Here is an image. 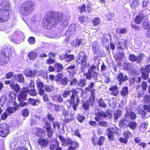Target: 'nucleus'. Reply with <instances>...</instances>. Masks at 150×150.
I'll return each mask as SVG.
<instances>
[{"instance_id":"37","label":"nucleus","mask_w":150,"mask_h":150,"mask_svg":"<svg viewBox=\"0 0 150 150\" xmlns=\"http://www.w3.org/2000/svg\"><path fill=\"white\" fill-rule=\"evenodd\" d=\"M148 124L145 122H143L139 126V129L142 132H144L148 127Z\"/></svg>"},{"instance_id":"36","label":"nucleus","mask_w":150,"mask_h":150,"mask_svg":"<svg viewBox=\"0 0 150 150\" xmlns=\"http://www.w3.org/2000/svg\"><path fill=\"white\" fill-rule=\"evenodd\" d=\"M144 18V16L143 15H138L136 17L135 22L137 24H140Z\"/></svg>"},{"instance_id":"16","label":"nucleus","mask_w":150,"mask_h":150,"mask_svg":"<svg viewBox=\"0 0 150 150\" xmlns=\"http://www.w3.org/2000/svg\"><path fill=\"white\" fill-rule=\"evenodd\" d=\"M1 5L2 7L1 9L4 10L8 13H9L10 11L9 10L10 2L8 1L3 0L1 3Z\"/></svg>"},{"instance_id":"21","label":"nucleus","mask_w":150,"mask_h":150,"mask_svg":"<svg viewBox=\"0 0 150 150\" xmlns=\"http://www.w3.org/2000/svg\"><path fill=\"white\" fill-rule=\"evenodd\" d=\"M133 65L131 64H127V63H124V69L125 70H130L132 73V74L133 75L136 73V70L133 69L132 68L133 67Z\"/></svg>"},{"instance_id":"1","label":"nucleus","mask_w":150,"mask_h":150,"mask_svg":"<svg viewBox=\"0 0 150 150\" xmlns=\"http://www.w3.org/2000/svg\"><path fill=\"white\" fill-rule=\"evenodd\" d=\"M65 16V15L61 12L49 11L45 16V19L43 21V26L45 28L48 29H51L54 24H57L64 27L67 25L68 23Z\"/></svg>"},{"instance_id":"2","label":"nucleus","mask_w":150,"mask_h":150,"mask_svg":"<svg viewBox=\"0 0 150 150\" xmlns=\"http://www.w3.org/2000/svg\"><path fill=\"white\" fill-rule=\"evenodd\" d=\"M136 117L135 113L132 112L127 111L125 115L122 120L119 123V125L121 128L129 127L132 130H134L137 127V123L134 121L131 120L134 119Z\"/></svg>"},{"instance_id":"58","label":"nucleus","mask_w":150,"mask_h":150,"mask_svg":"<svg viewBox=\"0 0 150 150\" xmlns=\"http://www.w3.org/2000/svg\"><path fill=\"white\" fill-rule=\"evenodd\" d=\"M40 75L42 76L44 79H47L48 78L47 74L46 72L43 71H41L40 72Z\"/></svg>"},{"instance_id":"28","label":"nucleus","mask_w":150,"mask_h":150,"mask_svg":"<svg viewBox=\"0 0 150 150\" xmlns=\"http://www.w3.org/2000/svg\"><path fill=\"white\" fill-rule=\"evenodd\" d=\"M75 66L71 65L67 68L66 70L70 75H73L75 73L74 69Z\"/></svg>"},{"instance_id":"7","label":"nucleus","mask_w":150,"mask_h":150,"mask_svg":"<svg viewBox=\"0 0 150 150\" xmlns=\"http://www.w3.org/2000/svg\"><path fill=\"white\" fill-rule=\"evenodd\" d=\"M87 57L83 52L80 53V55L78 59L76 61L77 64H80V67L82 71H84L86 67Z\"/></svg>"},{"instance_id":"57","label":"nucleus","mask_w":150,"mask_h":150,"mask_svg":"<svg viewBox=\"0 0 150 150\" xmlns=\"http://www.w3.org/2000/svg\"><path fill=\"white\" fill-rule=\"evenodd\" d=\"M99 105L100 106L105 108L106 106V105L105 102L102 100H100L98 101Z\"/></svg>"},{"instance_id":"51","label":"nucleus","mask_w":150,"mask_h":150,"mask_svg":"<svg viewBox=\"0 0 150 150\" xmlns=\"http://www.w3.org/2000/svg\"><path fill=\"white\" fill-rule=\"evenodd\" d=\"M71 93V92L70 91H65L62 93V96L64 98H66L70 95Z\"/></svg>"},{"instance_id":"8","label":"nucleus","mask_w":150,"mask_h":150,"mask_svg":"<svg viewBox=\"0 0 150 150\" xmlns=\"http://www.w3.org/2000/svg\"><path fill=\"white\" fill-rule=\"evenodd\" d=\"M112 117L111 114L107 113L104 112L100 111L96 114L95 119L96 121L99 122L100 120H102L104 118L111 119Z\"/></svg>"},{"instance_id":"46","label":"nucleus","mask_w":150,"mask_h":150,"mask_svg":"<svg viewBox=\"0 0 150 150\" xmlns=\"http://www.w3.org/2000/svg\"><path fill=\"white\" fill-rule=\"evenodd\" d=\"M28 92L29 94L32 96H36L37 94L35 89H29Z\"/></svg>"},{"instance_id":"64","label":"nucleus","mask_w":150,"mask_h":150,"mask_svg":"<svg viewBox=\"0 0 150 150\" xmlns=\"http://www.w3.org/2000/svg\"><path fill=\"white\" fill-rule=\"evenodd\" d=\"M72 140L70 139H65V141L63 143V144L65 145H69L71 144Z\"/></svg>"},{"instance_id":"39","label":"nucleus","mask_w":150,"mask_h":150,"mask_svg":"<svg viewBox=\"0 0 150 150\" xmlns=\"http://www.w3.org/2000/svg\"><path fill=\"white\" fill-rule=\"evenodd\" d=\"M44 89L47 92L53 91L54 89V88L52 86L46 85H45V87L44 88Z\"/></svg>"},{"instance_id":"32","label":"nucleus","mask_w":150,"mask_h":150,"mask_svg":"<svg viewBox=\"0 0 150 150\" xmlns=\"http://www.w3.org/2000/svg\"><path fill=\"white\" fill-rule=\"evenodd\" d=\"M139 4L138 0H133L131 2L130 5L132 8H136Z\"/></svg>"},{"instance_id":"20","label":"nucleus","mask_w":150,"mask_h":150,"mask_svg":"<svg viewBox=\"0 0 150 150\" xmlns=\"http://www.w3.org/2000/svg\"><path fill=\"white\" fill-rule=\"evenodd\" d=\"M109 90L111 92L110 93L115 96H117L119 92L118 88L116 85L110 87Z\"/></svg>"},{"instance_id":"30","label":"nucleus","mask_w":150,"mask_h":150,"mask_svg":"<svg viewBox=\"0 0 150 150\" xmlns=\"http://www.w3.org/2000/svg\"><path fill=\"white\" fill-rule=\"evenodd\" d=\"M37 55V53L36 52L34 51H31L28 54V56L30 59L33 60L36 58Z\"/></svg>"},{"instance_id":"25","label":"nucleus","mask_w":150,"mask_h":150,"mask_svg":"<svg viewBox=\"0 0 150 150\" xmlns=\"http://www.w3.org/2000/svg\"><path fill=\"white\" fill-rule=\"evenodd\" d=\"M10 85L11 88L15 91L17 92H18L19 91L20 88L18 84H15L14 83H12L10 84Z\"/></svg>"},{"instance_id":"52","label":"nucleus","mask_w":150,"mask_h":150,"mask_svg":"<svg viewBox=\"0 0 150 150\" xmlns=\"http://www.w3.org/2000/svg\"><path fill=\"white\" fill-rule=\"evenodd\" d=\"M94 83L93 82H91L90 84L88 85V87L86 88V90L88 91H90L91 90L93 89V88L94 87Z\"/></svg>"},{"instance_id":"35","label":"nucleus","mask_w":150,"mask_h":150,"mask_svg":"<svg viewBox=\"0 0 150 150\" xmlns=\"http://www.w3.org/2000/svg\"><path fill=\"white\" fill-rule=\"evenodd\" d=\"M35 134L38 137H43L44 135V132L42 129H37Z\"/></svg>"},{"instance_id":"45","label":"nucleus","mask_w":150,"mask_h":150,"mask_svg":"<svg viewBox=\"0 0 150 150\" xmlns=\"http://www.w3.org/2000/svg\"><path fill=\"white\" fill-rule=\"evenodd\" d=\"M79 99L78 97H77L76 99V102H75L72 105L73 109L74 110H76V108L79 104Z\"/></svg>"},{"instance_id":"11","label":"nucleus","mask_w":150,"mask_h":150,"mask_svg":"<svg viewBox=\"0 0 150 150\" xmlns=\"http://www.w3.org/2000/svg\"><path fill=\"white\" fill-rule=\"evenodd\" d=\"M142 74V76L144 79H146L149 76L148 73L150 72V64L146 66L145 68H141Z\"/></svg>"},{"instance_id":"10","label":"nucleus","mask_w":150,"mask_h":150,"mask_svg":"<svg viewBox=\"0 0 150 150\" xmlns=\"http://www.w3.org/2000/svg\"><path fill=\"white\" fill-rule=\"evenodd\" d=\"M43 121L45 123V127L46 129L47 136L51 138L53 133V130L51 127V124L48 122L47 119L46 118H44Z\"/></svg>"},{"instance_id":"19","label":"nucleus","mask_w":150,"mask_h":150,"mask_svg":"<svg viewBox=\"0 0 150 150\" xmlns=\"http://www.w3.org/2000/svg\"><path fill=\"white\" fill-rule=\"evenodd\" d=\"M117 79L121 84L122 83L127 81L128 79V77L125 74L120 73L118 75Z\"/></svg>"},{"instance_id":"3","label":"nucleus","mask_w":150,"mask_h":150,"mask_svg":"<svg viewBox=\"0 0 150 150\" xmlns=\"http://www.w3.org/2000/svg\"><path fill=\"white\" fill-rule=\"evenodd\" d=\"M13 49L11 47L5 46L0 50V64L4 65L10 60V56Z\"/></svg>"},{"instance_id":"17","label":"nucleus","mask_w":150,"mask_h":150,"mask_svg":"<svg viewBox=\"0 0 150 150\" xmlns=\"http://www.w3.org/2000/svg\"><path fill=\"white\" fill-rule=\"evenodd\" d=\"M119 130V129L116 128L107 129V132L108 138L111 140H112L114 137V133L116 134L117 132V130Z\"/></svg>"},{"instance_id":"31","label":"nucleus","mask_w":150,"mask_h":150,"mask_svg":"<svg viewBox=\"0 0 150 150\" xmlns=\"http://www.w3.org/2000/svg\"><path fill=\"white\" fill-rule=\"evenodd\" d=\"M38 142L40 144L43 146H46L48 142L47 139L42 138L39 139L38 140Z\"/></svg>"},{"instance_id":"54","label":"nucleus","mask_w":150,"mask_h":150,"mask_svg":"<svg viewBox=\"0 0 150 150\" xmlns=\"http://www.w3.org/2000/svg\"><path fill=\"white\" fill-rule=\"evenodd\" d=\"M77 119L78 121L81 123L85 120V117L83 115L79 114L77 117Z\"/></svg>"},{"instance_id":"63","label":"nucleus","mask_w":150,"mask_h":150,"mask_svg":"<svg viewBox=\"0 0 150 150\" xmlns=\"http://www.w3.org/2000/svg\"><path fill=\"white\" fill-rule=\"evenodd\" d=\"M119 140L121 142H122L124 144H127L128 139L125 137H120L119 138Z\"/></svg>"},{"instance_id":"38","label":"nucleus","mask_w":150,"mask_h":150,"mask_svg":"<svg viewBox=\"0 0 150 150\" xmlns=\"http://www.w3.org/2000/svg\"><path fill=\"white\" fill-rule=\"evenodd\" d=\"M8 97L9 99L12 101L15 99L16 95L13 91H11L8 94Z\"/></svg>"},{"instance_id":"14","label":"nucleus","mask_w":150,"mask_h":150,"mask_svg":"<svg viewBox=\"0 0 150 150\" xmlns=\"http://www.w3.org/2000/svg\"><path fill=\"white\" fill-rule=\"evenodd\" d=\"M29 89L28 87H24L22 89V91L20 93L18 97V100L20 102L25 99L26 95V93L29 92Z\"/></svg>"},{"instance_id":"27","label":"nucleus","mask_w":150,"mask_h":150,"mask_svg":"<svg viewBox=\"0 0 150 150\" xmlns=\"http://www.w3.org/2000/svg\"><path fill=\"white\" fill-rule=\"evenodd\" d=\"M53 100L57 102L58 103L62 102L63 99L60 95L56 94L52 98Z\"/></svg>"},{"instance_id":"33","label":"nucleus","mask_w":150,"mask_h":150,"mask_svg":"<svg viewBox=\"0 0 150 150\" xmlns=\"http://www.w3.org/2000/svg\"><path fill=\"white\" fill-rule=\"evenodd\" d=\"M16 79L19 82L22 83L24 81V78L22 74H18L15 76Z\"/></svg>"},{"instance_id":"40","label":"nucleus","mask_w":150,"mask_h":150,"mask_svg":"<svg viewBox=\"0 0 150 150\" xmlns=\"http://www.w3.org/2000/svg\"><path fill=\"white\" fill-rule=\"evenodd\" d=\"M122 115V112L120 110H117L114 113V117L115 119L119 118Z\"/></svg>"},{"instance_id":"5","label":"nucleus","mask_w":150,"mask_h":150,"mask_svg":"<svg viewBox=\"0 0 150 150\" xmlns=\"http://www.w3.org/2000/svg\"><path fill=\"white\" fill-rule=\"evenodd\" d=\"M10 40L14 43L19 44L24 40V36L23 32L17 30L14 32L10 37Z\"/></svg>"},{"instance_id":"13","label":"nucleus","mask_w":150,"mask_h":150,"mask_svg":"<svg viewBox=\"0 0 150 150\" xmlns=\"http://www.w3.org/2000/svg\"><path fill=\"white\" fill-rule=\"evenodd\" d=\"M9 13L0 9V23L7 21L9 18Z\"/></svg>"},{"instance_id":"56","label":"nucleus","mask_w":150,"mask_h":150,"mask_svg":"<svg viewBox=\"0 0 150 150\" xmlns=\"http://www.w3.org/2000/svg\"><path fill=\"white\" fill-rule=\"evenodd\" d=\"M90 91L91 96L92 97L93 100H94L95 98V96L96 95L95 92L96 91V90L94 88H93Z\"/></svg>"},{"instance_id":"6","label":"nucleus","mask_w":150,"mask_h":150,"mask_svg":"<svg viewBox=\"0 0 150 150\" xmlns=\"http://www.w3.org/2000/svg\"><path fill=\"white\" fill-rule=\"evenodd\" d=\"M86 78L90 79L92 78L94 80H96L98 75L97 72L96 67L94 65L92 66L88 70V73L86 74Z\"/></svg>"},{"instance_id":"24","label":"nucleus","mask_w":150,"mask_h":150,"mask_svg":"<svg viewBox=\"0 0 150 150\" xmlns=\"http://www.w3.org/2000/svg\"><path fill=\"white\" fill-rule=\"evenodd\" d=\"M28 101L29 104L34 106L38 105L40 102V100L39 99L35 100L32 98H30L28 99Z\"/></svg>"},{"instance_id":"62","label":"nucleus","mask_w":150,"mask_h":150,"mask_svg":"<svg viewBox=\"0 0 150 150\" xmlns=\"http://www.w3.org/2000/svg\"><path fill=\"white\" fill-rule=\"evenodd\" d=\"M82 106L84 109L87 110L89 108V105L86 102H83L82 104Z\"/></svg>"},{"instance_id":"44","label":"nucleus","mask_w":150,"mask_h":150,"mask_svg":"<svg viewBox=\"0 0 150 150\" xmlns=\"http://www.w3.org/2000/svg\"><path fill=\"white\" fill-rule=\"evenodd\" d=\"M92 22L94 26H97L99 24L100 21L98 18L96 17L93 19Z\"/></svg>"},{"instance_id":"53","label":"nucleus","mask_w":150,"mask_h":150,"mask_svg":"<svg viewBox=\"0 0 150 150\" xmlns=\"http://www.w3.org/2000/svg\"><path fill=\"white\" fill-rule=\"evenodd\" d=\"M105 140V138L103 137H101L98 139V144L99 145H102L103 144Z\"/></svg>"},{"instance_id":"48","label":"nucleus","mask_w":150,"mask_h":150,"mask_svg":"<svg viewBox=\"0 0 150 150\" xmlns=\"http://www.w3.org/2000/svg\"><path fill=\"white\" fill-rule=\"evenodd\" d=\"M86 84V81L85 79H81L78 85L81 87H83Z\"/></svg>"},{"instance_id":"29","label":"nucleus","mask_w":150,"mask_h":150,"mask_svg":"<svg viewBox=\"0 0 150 150\" xmlns=\"http://www.w3.org/2000/svg\"><path fill=\"white\" fill-rule=\"evenodd\" d=\"M55 69L57 72H61L63 69V67L61 64L58 63H56L54 65Z\"/></svg>"},{"instance_id":"15","label":"nucleus","mask_w":150,"mask_h":150,"mask_svg":"<svg viewBox=\"0 0 150 150\" xmlns=\"http://www.w3.org/2000/svg\"><path fill=\"white\" fill-rule=\"evenodd\" d=\"M36 84L38 89L39 94L40 95H43L44 93V87L43 83L40 79H38L36 81Z\"/></svg>"},{"instance_id":"22","label":"nucleus","mask_w":150,"mask_h":150,"mask_svg":"<svg viewBox=\"0 0 150 150\" xmlns=\"http://www.w3.org/2000/svg\"><path fill=\"white\" fill-rule=\"evenodd\" d=\"M81 39L77 38L74 40L71 43V45L73 47H79L82 42Z\"/></svg>"},{"instance_id":"41","label":"nucleus","mask_w":150,"mask_h":150,"mask_svg":"<svg viewBox=\"0 0 150 150\" xmlns=\"http://www.w3.org/2000/svg\"><path fill=\"white\" fill-rule=\"evenodd\" d=\"M60 81L61 84L66 86L68 83V79L67 77H64Z\"/></svg>"},{"instance_id":"47","label":"nucleus","mask_w":150,"mask_h":150,"mask_svg":"<svg viewBox=\"0 0 150 150\" xmlns=\"http://www.w3.org/2000/svg\"><path fill=\"white\" fill-rule=\"evenodd\" d=\"M6 112L7 113L8 115H9L10 114L13 113L15 111L13 107H9L7 108Z\"/></svg>"},{"instance_id":"60","label":"nucleus","mask_w":150,"mask_h":150,"mask_svg":"<svg viewBox=\"0 0 150 150\" xmlns=\"http://www.w3.org/2000/svg\"><path fill=\"white\" fill-rule=\"evenodd\" d=\"M13 73L12 72L8 73L6 75V78L7 79H10L13 76Z\"/></svg>"},{"instance_id":"18","label":"nucleus","mask_w":150,"mask_h":150,"mask_svg":"<svg viewBox=\"0 0 150 150\" xmlns=\"http://www.w3.org/2000/svg\"><path fill=\"white\" fill-rule=\"evenodd\" d=\"M37 73L38 71L36 70L32 71L31 69H28L25 70L24 74L27 77L29 76L31 78H33L34 77Z\"/></svg>"},{"instance_id":"43","label":"nucleus","mask_w":150,"mask_h":150,"mask_svg":"<svg viewBox=\"0 0 150 150\" xmlns=\"http://www.w3.org/2000/svg\"><path fill=\"white\" fill-rule=\"evenodd\" d=\"M123 136L127 139L132 136V133L129 131H125L123 133Z\"/></svg>"},{"instance_id":"59","label":"nucleus","mask_w":150,"mask_h":150,"mask_svg":"<svg viewBox=\"0 0 150 150\" xmlns=\"http://www.w3.org/2000/svg\"><path fill=\"white\" fill-rule=\"evenodd\" d=\"M47 119H48L50 121L52 122L54 121L55 120V118L52 116V115L50 114H48L47 115V118H46Z\"/></svg>"},{"instance_id":"26","label":"nucleus","mask_w":150,"mask_h":150,"mask_svg":"<svg viewBox=\"0 0 150 150\" xmlns=\"http://www.w3.org/2000/svg\"><path fill=\"white\" fill-rule=\"evenodd\" d=\"M92 49L93 52L97 54L99 49V47L98 43L96 41H94L92 44Z\"/></svg>"},{"instance_id":"34","label":"nucleus","mask_w":150,"mask_h":150,"mask_svg":"<svg viewBox=\"0 0 150 150\" xmlns=\"http://www.w3.org/2000/svg\"><path fill=\"white\" fill-rule=\"evenodd\" d=\"M74 59V56L72 54H65V61L67 62L71 61Z\"/></svg>"},{"instance_id":"12","label":"nucleus","mask_w":150,"mask_h":150,"mask_svg":"<svg viewBox=\"0 0 150 150\" xmlns=\"http://www.w3.org/2000/svg\"><path fill=\"white\" fill-rule=\"evenodd\" d=\"M144 56V54H141L137 57H136L134 54L130 55L129 57V60L132 62L136 61L138 63H139Z\"/></svg>"},{"instance_id":"23","label":"nucleus","mask_w":150,"mask_h":150,"mask_svg":"<svg viewBox=\"0 0 150 150\" xmlns=\"http://www.w3.org/2000/svg\"><path fill=\"white\" fill-rule=\"evenodd\" d=\"M128 90V88L127 86L123 87L120 92L121 96L126 98L129 94Z\"/></svg>"},{"instance_id":"42","label":"nucleus","mask_w":150,"mask_h":150,"mask_svg":"<svg viewBox=\"0 0 150 150\" xmlns=\"http://www.w3.org/2000/svg\"><path fill=\"white\" fill-rule=\"evenodd\" d=\"M88 16H81L79 17V21L81 23L87 22L88 21Z\"/></svg>"},{"instance_id":"9","label":"nucleus","mask_w":150,"mask_h":150,"mask_svg":"<svg viewBox=\"0 0 150 150\" xmlns=\"http://www.w3.org/2000/svg\"><path fill=\"white\" fill-rule=\"evenodd\" d=\"M9 133V128L8 125L5 123L0 125V136L6 137Z\"/></svg>"},{"instance_id":"49","label":"nucleus","mask_w":150,"mask_h":150,"mask_svg":"<svg viewBox=\"0 0 150 150\" xmlns=\"http://www.w3.org/2000/svg\"><path fill=\"white\" fill-rule=\"evenodd\" d=\"M55 143L56 144H53L50 145V148L51 150H56L58 147V143L55 141Z\"/></svg>"},{"instance_id":"4","label":"nucleus","mask_w":150,"mask_h":150,"mask_svg":"<svg viewBox=\"0 0 150 150\" xmlns=\"http://www.w3.org/2000/svg\"><path fill=\"white\" fill-rule=\"evenodd\" d=\"M34 5L33 3L30 1L24 2L20 9V12L24 15L27 16L30 14L34 9Z\"/></svg>"},{"instance_id":"50","label":"nucleus","mask_w":150,"mask_h":150,"mask_svg":"<svg viewBox=\"0 0 150 150\" xmlns=\"http://www.w3.org/2000/svg\"><path fill=\"white\" fill-rule=\"evenodd\" d=\"M79 11L81 13H82L83 12L86 11V6L85 5L83 4L81 6H80L79 8Z\"/></svg>"},{"instance_id":"61","label":"nucleus","mask_w":150,"mask_h":150,"mask_svg":"<svg viewBox=\"0 0 150 150\" xmlns=\"http://www.w3.org/2000/svg\"><path fill=\"white\" fill-rule=\"evenodd\" d=\"M149 26V24L146 22H144L142 24V28L145 29H148Z\"/></svg>"},{"instance_id":"55","label":"nucleus","mask_w":150,"mask_h":150,"mask_svg":"<svg viewBox=\"0 0 150 150\" xmlns=\"http://www.w3.org/2000/svg\"><path fill=\"white\" fill-rule=\"evenodd\" d=\"M35 41V38L33 37H30L28 39V42L30 44H33Z\"/></svg>"}]
</instances>
